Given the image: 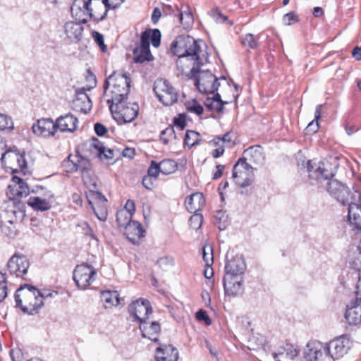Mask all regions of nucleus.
<instances>
[{
    "label": "nucleus",
    "mask_w": 361,
    "mask_h": 361,
    "mask_svg": "<svg viewBox=\"0 0 361 361\" xmlns=\"http://www.w3.org/2000/svg\"><path fill=\"white\" fill-rule=\"evenodd\" d=\"M207 47L202 40L189 35H179L172 42L171 50L177 56V70L188 79L195 75L207 62Z\"/></svg>",
    "instance_id": "nucleus-1"
},
{
    "label": "nucleus",
    "mask_w": 361,
    "mask_h": 361,
    "mask_svg": "<svg viewBox=\"0 0 361 361\" xmlns=\"http://www.w3.org/2000/svg\"><path fill=\"white\" fill-rule=\"evenodd\" d=\"M109 86H112V96L107 102L114 118L120 124L134 121L138 115L139 106L136 102H126L130 87V78L127 73L114 72L104 82L105 92Z\"/></svg>",
    "instance_id": "nucleus-2"
},
{
    "label": "nucleus",
    "mask_w": 361,
    "mask_h": 361,
    "mask_svg": "<svg viewBox=\"0 0 361 361\" xmlns=\"http://www.w3.org/2000/svg\"><path fill=\"white\" fill-rule=\"evenodd\" d=\"M338 167L336 159H333V163L329 161L320 162L317 166H314L312 161H308L306 166L310 178L318 181L329 179L326 188L329 193L341 204L348 205L352 202L348 188L340 181L332 179Z\"/></svg>",
    "instance_id": "nucleus-3"
},
{
    "label": "nucleus",
    "mask_w": 361,
    "mask_h": 361,
    "mask_svg": "<svg viewBox=\"0 0 361 361\" xmlns=\"http://www.w3.org/2000/svg\"><path fill=\"white\" fill-rule=\"evenodd\" d=\"M57 293H50L46 296L40 291L29 284L21 286L16 292L15 301L16 306L28 314H35L44 305V299L48 296L53 297Z\"/></svg>",
    "instance_id": "nucleus-4"
},
{
    "label": "nucleus",
    "mask_w": 361,
    "mask_h": 361,
    "mask_svg": "<svg viewBox=\"0 0 361 361\" xmlns=\"http://www.w3.org/2000/svg\"><path fill=\"white\" fill-rule=\"evenodd\" d=\"M191 79H195V85L201 93L214 94L220 85L218 79L212 73L202 68Z\"/></svg>",
    "instance_id": "nucleus-5"
},
{
    "label": "nucleus",
    "mask_w": 361,
    "mask_h": 361,
    "mask_svg": "<svg viewBox=\"0 0 361 361\" xmlns=\"http://www.w3.org/2000/svg\"><path fill=\"white\" fill-rule=\"evenodd\" d=\"M153 90L159 102L165 106H171L178 100V94L174 87L166 80H157Z\"/></svg>",
    "instance_id": "nucleus-6"
},
{
    "label": "nucleus",
    "mask_w": 361,
    "mask_h": 361,
    "mask_svg": "<svg viewBox=\"0 0 361 361\" xmlns=\"http://www.w3.org/2000/svg\"><path fill=\"white\" fill-rule=\"evenodd\" d=\"M232 177L238 185L247 187L254 178L253 168L247 161L240 159L233 166Z\"/></svg>",
    "instance_id": "nucleus-7"
},
{
    "label": "nucleus",
    "mask_w": 361,
    "mask_h": 361,
    "mask_svg": "<svg viewBox=\"0 0 361 361\" xmlns=\"http://www.w3.org/2000/svg\"><path fill=\"white\" fill-rule=\"evenodd\" d=\"M324 345L326 357L337 360L348 353L350 348V341L348 336L343 335L331 341Z\"/></svg>",
    "instance_id": "nucleus-8"
},
{
    "label": "nucleus",
    "mask_w": 361,
    "mask_h": 361,
    "mask_svg": "<svg viewBox=\"0 0 361 361\" xmlns=\"http://www.w3.org/2000/svg\"><path fill=\"white\" fill-rule=\"evenodd\" d=\"M96 274V270L92 266L82 264L75 267L73 279L77 286L84 290L94 281Z\"/></svg>",
    "instance_id": "nucleus-9"
},
{
    "label": "nucleus",
    "mask_w": 361,
    "mask_h": 361,
    "mask_svg": "<svg viewBox=\"0 0 361 361\" xmlns=\"http://www.w3.org/2000/svg\"><path fill=\"white\" fill-rule=\"evenodd\" d=\"M92 0H75L71 7V12L73 18L77 21L83 24L86 23L90 18H94V20L97 21L92 14V11L90 6Z\"/></svg>",
    "instance_id": "nucleus-10"
},
{
    "label": "nucleus",
    "mask_w": 361,
    "mask_h": 361,
    "mask_svg": "<svg viewBox=\"0 0 361 361\" xmlns=\"http://www.w3.org/2000/svg\"><path fill=\"white\" fill-rule=\"evenodd\" d=\"M128 312L140 324L147 321L152 309L149 300L140 298L129 305Z\"/></svg>",
    "instance_id": "nucleus-11"
},
{
    "label": "nucleus",
    "mask_w": 361,
    "mask_h": 361,
    "mask_svg": "<svg viewBox=\"0 0 361 361\" xmlns=\"http://www.w3.org/2000/svg\"><path fill=\"white\" fill-rule=\"evenodd\" d=\"M30 262L27 257L20 253H15L7 263V269L11 275L22 278L27 272Z\"/></svg>",
    "instance_id": "nucleus-12"
},
{
    "label": "nucleus",
    "mask_w": 361,
    "mask_h": 361,
    "mask_svg": "<svg viewBox=\"0 0 361 361\" xmlns=\"http://www.w3.org/2000/svg\"><path fill=\"white\" fill-rule=\"evenodd\" d=\"M32 132L37 136L49 137L54 136L57 131L56 121L51 118H42L37 120L32 126Z\"/></svg>",
    "instance_id": "nucleus-13"
},
{
    "label": "nucleus",
    "mask_w": 361,
    "mask_h": 361,
    "mask_svg": "<svg viewBox=\"0 0 361 361\" xmlns=\"http://www.w3.org/2000/svg\"><path fill=\"white\" fill-rule=\"evenodd\" d=\"M225 295L231 297H237L243 293V278H234L229 275H224L223 279Z\"/></svg>",
    "instance_id": "nucleus-14"
},
{
    "label": "nucleus",
    "mask_w": 361,
    "mask_h": 361,
    "mask_svg": "<svg viewBox=\"0 0 361 361\" xmlns=\"http://www.w3.org/2000/svg\"><path fill=\"white\" fill-rule=\"evenodd\" d=\"M324 344L319 341L309 342L304 349V357L307 361L322 360L326 357Z\"/></svg>",
    "instance_id": "nucleus-15"
},
{
    "label": "nucleus",
    "mask_w": 361,
    "mask_h": 361,
    "mask_svg": "<svg viewBox=\"0 0 361 361\" xmlns=\"http://www.w3.org/2000/svg\"><path fill=\"white\" fill-rule=\"evenodd\" d=\"M7 192L9 193L13 198H22L27 197L30 194V189L23 179L13 176L8 186Z\"/></svg>",
    "instance_id": "nucleus-16"
},
{
    "label": "nucleus",
    "mask_w": 361,
    "mask_h": 361,
    "mask_svg": "<svg viewBox=\"0 0 361 361\" xmlns=\"http://www.w3.org/2000/svg\"><path fill=\"white\" fill-rule=\"evenodd\" d=\"M246 265L242 257L236 256L228 260L225 264V275H229L238 279L243 278Z\"/></svg>",
    "instance_id": "nucleus-17"
},
{
    "label": "nucleus",
    "mask_w": 361,
    "mask_h": 361,
    "mask_svg": "<svg viewBox=\"0 0 361 361\" xmlns=\"http://www.w3.org/2000/svg\"><path fill=\"white\" fill-rule=\"evenodd\" d=\"M345 317L350 325L361 324V300L355 297L348 305Z\"/></svg>",
    "instance_id": "nucleus-18"
},
{
    "label": "nucleus",
    "mask_w": 361,
    "mask_h": 361,
    "mask_svg": "<svg viewBox=\"0 0 361 361\" xmlns=\"http://www.w3.org/2000/svg\"><path fill=\"white\" fill-rule=\"evenodd\" d=\"M78 118L71 114H67L64 116H61L56 120L57 130H60L63 133L74 132L78 128Z\"/></svg>",
    "instance_id": "nucleus-19"
},
{
    "label": "nucleus",
    "mask_w": 361,
    "mask_h": 361,
    "mask_svg": "<svg viewBox=\"0 0 361 361\" xmlns=\"http://www.w3.org/2000/svg\"><path fill=\"white\" fill-rule=\"evenodd\" d=\"M53 200L54 195L49 192L44 197H30L27 200V204L36 211L44 212L51 208Z\"/></svg>",
    "instance_id": "nucleus-20"
},
{
    "label": "nucleus",
    "mask_w": 361,
    "mask_h": 361,
    "mask_svg": "<svg viewBox=\"0 0 361 361\" xmlns=\"http://www.w3.org/2000/svg\"><path fill=\"white\" fill-rule=\"evenodd\" d=\"M348 206V221L350 226L353 231H361V204L351 202Z\"/></svg>",
    "instance_id": "nucleus-21"
},
{
    "label": "nucleus",
    "mask_w": 361,
    "mask_h": 361,
    "mask_svg": "<svg viewBox=\"0 0 361 361\" xmlns=\"http://www.w3.org/2000/svg\"><path fill=\"white\" fill-rule=\"evenodd\" d=\"M145 231L138 221H133L125 228L126 238L134 245H137L140 240L145 236Z\"/></svg>",
    "instance_id": "nucleus-22"
},
{
    "label": "nucleus",
    "mask_w": 361,
    "mask_h": 361,
    "mask_svg": "<svg viewBox=\"0 0 361 361\" xmlns=\"http://www.w3.org/2000/svg\"><path fill=\"white\" fill-rule=\"evenodd\" d=\"M82 24V23L73 21H69L64 24V32L71 41L78 42L81 40L84 30Z\"/></svg>",
    "instance_id": "nucleus-23"
},
{
    "label": "nucleus",
    "mask_w": 361,
    "mask_h": 361,
    "mask_svg": "<svg viewBox=\"0 0 361 361\" xmlns=\"http://www.w3.org/2000/svg\"><path fill=\"white\" fill-rule=\"evenodd\" d=\"M73 103L78 111L85 114L88 113L92 107V101L83 88L76 90V97Z\"/></svg>",
    "instance_id": "nucleus-24"
},
{
    "label": "nucleus",
    "mask_w": 361,
    "mask_h": 361,
    "mask_svg": "<svg viewBox=\"0 0 361 361\" xmlns=\"http://www.w3.org/2000/svg\"><path fill=\"white\" fill-rule=\"evenodd\" d=\"M140 329L143 337L154 342L158 341V336L161 329L158 322H152L149 324L145 321L140 324Z\"/></svg>",
    "instance_id": "nucleus-25"
},
{
    "label": "nucleus",
    "mask_w": 361,
    "mask_h": 361,
    "mask_svg": "<svg viewBox=\"0 0 361 361\" xmlns=\"http://www.w3.org/2000/svg\"><path fill=\"white\" fill-rule=\"evenodd\" d=\"M205 200L202 192H195L188 196L185 200L187 210L190 212H197L204 206Z\"/></svg>",
    "instance_id": "nucleus-26"
},
{
    "label": "nucleus",
    "mask_w": 361,
    "mask_h": 361,
    "mask_svg": "<svg viewBox=\"0 0 361 361\" xmlns=\"http://www.w3.org/2000/svg\"><path fill=\"white\" fill-rule=\"evenodd\" d=\"M242 159L245 161L248 160L250 163L256 165L262 164L264 157L262 147L260 146H252L248 147L243 152V158Z\"/></svg>",
    "instance_id": "nucleus-27"
},
{
    "label": "nucleus",
    "mask_w": 361,
    "mask_h": 361,
    "mask_svg": "<svg viewBox=\"0 0 361 361\" xmlns=\"http://www.w3.org/2000/svg\"><path fill=\"white\" fill-rule=\"evenodd\" d=\"M236 135L233 131H229L222 136H216L212 141L214 146L224 145V147H232L235 145Z\"/></svg>",
    "instance_id": "nucleus-28"
},
{
    "label": "nucleus",
    "mask_w": 361,
    "mask_h": 361,
    "mask_svg": "<svg viewBox=\"0 0 361 361\" xmlns=\"http://www.w3.org/2000/svg\"><path fill=\"white\" fill-rule=\"evenodd\" d=\"M226 103L221 100V96L218 93L214 94L212 97L206 98L204 101V105L209 110L218 114L222 112Z\"/></svg>",
    "instance_id": "nucleus-29"
},
{
    "label": "nucleus",
    "mask_w": 361,
    "mask_h": 361,
    "mask_svg": "<svg viewBox=\"0 0 361 361\" xmlns=\"http://www.w3.org/2000/svg\"><path fill=\"white\" fill-rule=\"evenodd\" d=\"M101 300L104 302V307L111 308L120 304V299L116 291L105 290L101 293Z\"/></svg>",
    "instance_id": "nucleus-30"
},
{
    "label": "nucleus",
    "mask_w": 361,
    "mask_h": 361,
    "mask_svg": "<svg viewBox=\"0 0 361 361\" xmlns=\"http://www.w3.org/2000/svg\"><path fill=\"white\" fill-rule=\"evenodd\" d=\"M68 160L73 164V166L72 171H80L82 173L88 171L90 166V163L87 159L82 157L81 156H71L68 157Z\"/></svg>",
    "instance_id": "nucleus-31"
},
{
    "label": "nucleus",
    "mask_w": 361,
    "mask_h": 361,
    "mask_svg": "<svg viewBox=\"0 0 361 361\" xmlns=\"http://www.w3.org/2000/svg\"><path fill=\"white\" fill-rule=\"evenodd\" d=\"M177 11V16L179 17L180 23L183 25L185 29L190 27L193 23L194 18L191 11L189 10L188 6H185V9H179L178 7L176 8Z\"/></svg>",
    "instance_id": "nucleus-32"
},
{
    "label": "nucleus",
    "mask_w": 361,
    "mask_h": 361,
    "mask_svg": "<svg viewBox=\"0 0 361 361\" xmlns=\"http://www.w3.org/2000/svg\"><path fill=\"white\" fill-rule=\"evenodd\" d=\"M86 197L91 206L107 202V200L104 195L98 191L90 190L87 192Z\"/></svg>",
    "instance_id": "nucleus-33"
},
{
    "label": "nucleus",
    "mask_w": 361,
    "mask_h": 361,
    "mask_svg": "<svg viewBox=\"0 0 361 361\" xmlns=\"http://www.w3.org/2000/svg\"><path fill=\"white\" fill-rule=\"evenodd\" d=\"M159 164L161 173L164 175L171 174L177 170V164L172 159H164Z\"/></svg>",
    "instance_id": "nucleus-34"
},
{
    "label": "nucleus",
    "mask_w": 361,
    "mask_h": 361,
    "mask_svg": "<svg viewBox=\"0 0 361 361\" xmlns=\"http://www.w3.org/2000/svg\"><path fill=\"white\" fill-rule=\"evenodd\" d=\"M131 214L126 209H121L117 212L116 214V221L119 227L126 228V226L131 224L132 219Z\"/></svg>",
    "instance_id": "nucleus-35"
},
{
    "label": "nucleus",
    "mask_w": 361,
    "mask_h": 361,
    "mask_svg": "<svg viewBox=\"0 0 361 361\" xmlns=\"http://www.w3.org/2000/svg\"><path fill=\"white\" fill-rule=\"evenodd\" d=\"M151 53L149 49H143L140 48L135 49L133 51V58L136 63H144L151 60Z\"/></svg>",
    "instance_id": "nucleus-36"
},
{
    "label": "nucleus",
    "mask_w": 361,
    "mask_h": 361,
    "mask_svg": "<svg viewBox=\"0 0 361 361\" xmlns=\"http://www.w3.org/2000/svg\"><path fill=\"white\" fill-rule=\"evenodd\" d=\"M322 105L319 104L316 106L314 111V119L307 126V130L308 132L316 133L319 130V126L318 121L321 118Z\"/></svg>",
    "instance_id": "nucleus-37"
},
{
    "label": "nucleus",
    "mask_w": 361,
    "mask_h": 361,
    "mask_svg": "<svg viewBox=\"0 0 361 361\" xmlns=\"http://www.w3.org/2000/svg\"><path fill=\"white\" fill-rule=\"evenodd\" d=\"M240 42L244 47L257 49L258 47V38L252 34L247 33L240 37Z\"/></svg>",
    "instance_id": "nucleus-38"
},
{
    "label": "nucleus",
    "mask_w": 361,
    "mask_h": 361,
    "mask_svg": "<svg viewBox=\"0 0 361 361\" xmlns=\"http://www.w3.org/2000/svg\"><path fill=\"white\" fill-rule=\"evenodd\" d=\"M200 135L194 130H188L185 135L184 144L188 147L200 144Z\"/></svg>",
    "instance_id": "nucleus-39"
},
{
    "label": "nucleus",
    "mask_w": 361,
    "mask_h": 361,
    "mask_svg": "<svg viewBox=\"0 0 361 361\" xmlns=\"http://www.w3.org/2000/svg\"><path fill=\"white\" fill-rule=\"evenodd\" d=\"M91 207L95 215L100 221H106L108 215L106 203L97 204Z\"/></svg>",
    "instance_id": "nucleus-40"
},
{
    "label": "nucleus",
    "mask_w": 361,
    "mask_h": 361,
    "mask_svg": "<svg viewBox=\"0 0 361 361\" xmlns=\"http://www.w3.org/2000/svg\"><path fill=\"white\" fill-rule=\"evenodd\" d=\"M123 0H103L102 3L99 4L100 6L104 5V12L102 16L97 18V21L103 20L108 12L109 8H115L117 5L121 4Z\"/></svg>",
    "instance_id": "nucleus-41"
},
{
    "label": "nucleus",
    "mask_w": 361,
    "mask_h": 361,
    "mask_svg": "<svg viewBox=\"0 0 361 361\" xmlns=\"http://www.w3.org/2000/svg\"><path fill=\"white\" fill-rule=\"evenodd\" d=\"M176 136L173 126H168L166 129L161 132L160 140L164 144L166 145L172 139H176Z\"/></svg>",
    "instance_id": "nucleus-42"
},
{
    "label": "nucleus",
    "mask_w": 361,
    "mask_h": 361,
    "mask_svg": "<svg viewBox=\"0 0 361 361\" xmlns=\"http://www.w3.org/2000/svg\"><path fill=\"white\" fill-rule=\"evenodd\" d=\"M159 352L163 353L162 357H164L165 358L170 357L171 355H172L174 352H176L177 359L178 358V351L176 348L173 347L172 345H166L164 347L157 348L156 356H155L156 361H158L157 357H158V353Z\"/></svg>",
    "instance_id": "nucleus-43"
},
{
    "label": "nucleus",
    "mask_w": 361,
    "mask_h": 361,
    "mask_svg": "<svg viewBox=\"0 0 361 361\" xmlns=\"http://www.w3.org/2000/svg\"><path fill=\"white\" fill-rule=\"evenodd\" d=\"M193 213L194 214L189 219V224L191 228L198 230L202 226L203 216L198 212Z\"/></svg>",
    "instance_id": "nucleus-44"
},
{
    "label": "nucleus",
    "mask_w": 361,
    "mask_h": 361,
    "mask_svg": "<svg viewBox=\"0 0 361 361\" xmlns=\"http://www.w3.org/2000/svg\"><path fill=\"white\" fill-rule=\"evenodd\" d=\"M157 264L163 270L166 271L173 266L174 259L172 257L165 256L160 257L157 261Z\"/></svg>",
    "instance_id": "nucleus-45"
},
{
    "label": "nucleus",
    "mask_w": 361,
    "mask_h": 361,
    "mask_svg": "<svg viewBox=\"0 0 361 361\" xmlns=\"http://www.w3.org/2000/svg\"><path fill=\"white\" fill-rule=\"evenodd\" d=\"M274 361H290L286 353L285 345L280 347L271 354Z\"/></svg>",
    "instance_id": "nucleus-46"
},
{
    "label": "nucleus",
    "mask_w": 361,
    "mask_h": 361,
    "mask_svg": "<svg viewBox=\"0 0 361 361\" xmlns=\"http://www.w3.org/2000/svg\"><path fill=\"white\" fill-rule=\"evenodd\" d=\"M13 129V122L11 117L0 114V131Z\"/></svg>",
    "instance_id": "nucleus-47"
},
{
    "label": "nucleus",
    "mask_w": 361,
    "mask_h": 361,
    "mask_svg": "<svg viewBox=\"0 0 361 361\" xmlns=\"http://www.w3.org/2000/svg\"><path fill=\"white\" fill-rule=\"evenodd\" d=\"M185 106L186 109L191 113H194L198 116L203 113V107L196 100H192L187 102Z\"/></svg>",
    "instance_id": "nucleus-48"
},
{
    "label": "nucleus",
    "mask_w": 361,
    "mask_h": 361,
    "mask_svg": "<svg viewBox=\"0 0 361 361\" xmlns=\"http://www.w3.org/2000/svg\"><path fill=\"white\" fill-rule=\"evenodd\" d=\"M203 259L207 267L213 264V249L212 246L206 245L202 248Z\"/></svg>",
    "instance_id": "nucleus-49"
},
{
    "label": "nucleus",
    "mask_w": 361,
    "mask_h": 361,
    "mask_svg": "<svg viewBox=\"0 0 361 361\" xmlns=\"http://www.w3.org/2000/svg\"><path fill=\"white\" fill-rule=\"evenodd\" d=\"M145 32H149L150 33V37L149 40L151 41L152 45L154 47H158L160 45V41H161V32L158 29H154V30H147Z\"/></svg>",
    "instance_id": "nucleus-50"
},
{
    "label": "nucleus",
    "mask_w": 361,
    "mask_h": 361,
    "mask_svg": "<svg viewBox=\"0 0 361 361\" xmlns=\"http://www.w3.org/2000/svg\"><path fill=\"white\" fill-rule=\"evenodd\" d=\"M92 38L94 42L99 47L100 49L102 52H106L107 51V47L104 44V36L101 33L97 31H93L92 34Z\"/></svg>",
    "instance_id": "nucleus-51"
},
{
    "label": "nucleus",
    "mask_w": 361,
    "mask_h": 361,
    "mask_svg": "<svg viewBox=\"0 0 361 361\" xmlns=\"http://www.w3.org/2000/svg\"><path fill=\"white\" fill-rule=\"evenodd\" d=\"M159 173H161L159 164L152 160L150 163V166L147 169V176L153 177L154 179H156L158 177Z\"/></svg>",
    "instance_id": "nucleus-52"
},
{
    "label": "nucleus",
    "mask_w": 361,
    "mask_h": 361,
    "mask_svg": "<svg viewBox=\"0 0 361 361\" xmlns=\"http://www.w3.org/2000/svg\"><path fill=\"white\" fill-rule=\"evenodd\" d=\"M7 296V283L4 274L0 272V302Z\"/></svg>",
    "instance_id": "nucleus-53"
},
{
    "label": "nucleus",
    "mask_w": 361,
    "mask_h": 361,
    "mask_svg": "<svg viewBox=\"0 0 361 361\" xmlns=\"http://www.w3.org/2000/svg\"><path fill=\"white\" fill-rule=\"evenodd\" d=\"M210 16L218 23H223L227 21V16L218 9L212 10L210 11Z\"/></svg>",
    "instance_id": "nucleus-54"
},
{
    "label": "nucleus",
    "mask_w": 361,
    "mask_h": 361,
    "mask_svg": "<svg viewBox=\"0 0 361 361\" xmlns=\"http://www.w3.org/2000/svg\"><path fill=\"white\" fill-rule=\"evenodd\" d=\"M8 226L1 224L2 232L9 237H13L16 235V229L11 221H8Z\"/></svg>",
    "instance_id": "nucleus-55"
},
{
    "label": "nucleus",
    "mask_w": 361,
    "mask_h": 361,
    "mask_svg": "<svg viewBox=\"0 0 361 361\" xmlns=\"http://www.w3.org/2000/svg\"><path fill=\"white\" fill-rule=\"evenodd\" d=\"M149 32H143L140 38V46L139 48L143 49H149Z\"/></svg>",
    "instance_id": "nucleus-56"
},
{
    "label": "nucleus",
    "mask_w": 361,
    "mask_h": 361,
    "mask_svg": "<svg viewBox=\"0 0 361 361\" xmlns=\"http://www.w3.org/2000/svg\"><path fill=\"white\" fill-rule=\"evenodd\" d=\"M92 146L97 150V154L100 159H102V152H104V150L106 148L104 144L102 142H100L98 139L94 138L92 140Z\"/></svg>",
    "instance_id": "nucleus-57"
},
{
    "label": "nucleus",
    "mask_w": 361,
    "mask_h": 361,
    "mask_svg": "<svg viewBox=\"0 0 361 361\" xmlns=\"http://www.w3.org/2000/svg\"><path fill=\"white\" fill-rule=\"evenodd\" d=\"M298 21V17L293 12L286 13L283 17V23L284 25H290Z\"/></svg>",
    "instance_id": "nucleus-58"
},
{
    "label": "nucleus",
    "mask_w": 361,
    "mask_h": 361,
    "mask_svg": "<svg viewBox=\"0 0 361 361\" xmlns=\"http://www.w3.org/2000/svg\"><path fill=\"white\" fill-rule=\"evenodd\" d=\"M285 348L290 361L294 360V358L298 356V351L293 345L286 344Z\"/></svg>",
    "instance_id": "nucleus-59"
},
{
    "label": "nucleus",
    "mask_w": 361,
    "mask_h": 361,
    "mask_svg": "<svg viewBox=\"0 0 361 361\" xmlns=\"http://www.w3.org/2000/svg\"><path fill=\"white\" fill-rule=\"evenodd\" d=\"M196 318L199 321H204L207 325L211 324L212 322L206 312L203 310H200L196 313Z\"/></svg>",
    "instance_id": "nucleus-60"
},
{
    "label": "nucleus",
    "mask_w": 361,
    "mask_h": 361,
    "mask_svg": "<svg viewBox=\"0 0 361 361\" xmlns=\"http://www.w3.org/2000/svg\"><path fill=\"white\" fill-rule=\"evenodd\" d=\"M81 227L82 228L83 234L87 236H90L91 238H95L94 234L93 233V230L89 226V224L86 222H84L81 224Z\"/></svg>",
    "instance_id": "nucleus-61"
},
{
    "label": "nucleus",
    "mask_w": 361,
    "mask_h": 361,
    "mask_svg": "<svg viewBox=\"0 0 361 361\" xmlns=\"http://www.w3.org/2000/svg\"><path fill=\"white\" fill-rule=\"evenodd\" d=\"M154 180L155 179L153 177L145 176L142 178V185L145 188L151 190L153 188Z\"/></svg>",
    "instance_id": "nucleus-62"
},
{
    "label": "nucleus",
    "mask_w": 361,
    "mask_h": 361,
    "mask_svg": "<svg viewBox=\"0 0 361 361\" xmlns=\"http://www.w3.org/2000/svg\"><path fill=\"white\" fill-rule=\"evenodd\" d=\"M174 125L179 130H183L185 127V121L184 116L180 115L178 118H174Z\"/></svg>",
    "instance_id": "nucleus-63"
},
{
    "label": "nucleus",
    "mask_w": 361,
    "mask_h": 361,
    "mask_svg": "<svg viewBox=\"0 0 361 361\" xmlns=\"http://www.w3.org/2000/svg\"><path fill=\"white\" fill-rule=\"evenodd\" d=\"M94 129L98 136H102L107 132V128L99 123L94 124Z\"/></svg>",
    "instance_id": "nucleus-64"
}]
</instances>
